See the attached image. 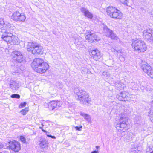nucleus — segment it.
<instances>
[{"label":"nucleus","instance_id":"1","mask_svg":"<svg viewBox=\"0 0 153 153\" xmlns=\"http://www.w3.org/2000/svg\"><path fill=\"white\" fill-rule=\"evenodd\" d=\"M31 66L36 72L39 73H45L49 68L48 64L40 58L35 59L31 64Z\"/></svg>","mask_w":153,"mask_h":153},{"label":"nucleus","instance_id":"2","mask_svg":"<svg viewBox=\"0 0 153 153\" xmlns=\"http://www.w3.org/2000/svg\"><path fill=\"white\" fill-rule=\"evenodd\" d=\"M74 92L77 96V99L81 103L88 105L90 103L91 100L89 98V96L85 91L76 88L74 89Z\"/></svg>","mask_w":153,"mask_h":153},{"label":"nucleus","instance_id":"3","mask_svg":"<svg viewBox=\"0 0 153 153\" xmlns=\"http://www.w3.org/2000/svg\"><path fill=\"white\" fill-rule=\"evenodd\" d=\"M27 50L28 52L35 55L42 54L43 51L42 46L34 42H28L27 45Z\"/></svg>","mask_w":153,"mask_h":153},{"label":"nucleus","instance_id":"4","mask_svg":"<svg viewBox=\"0 0 153 153\" xmlns=\"http://www.w3.org/2000/svg\"><path fill=\"white\" fill-rule=\"evenodd\" d=\"M131 45L135 51L139 53L143 52L147 49L145 42L140 39H132Z\"/></svg>","mask_w":153,"mask_h":153},{"label":"nucleus","instance_id":"5","mask_svg":"<svg viewBox=\"0 0 153 153\" xmlns=\"http://www.w3.org/2000/svg\"><path fill=\"white\" fill-rule=\"evenodd\" d=\"M1 38L7 43L11 45H15L19 43V39L15 35H13L10 32L5 31L1 35Z\"/></svg>","mask_w":153,"mask_h":153},{"label":"nucleus","instance_id":"6","mask_svg":"<svg viewBox=\"0 0 153 153\" xmlns=\"http://www.w3.org/2000/svg\"><path fill=\"white\" fill-rule=\"evenodd\" d=\"M107 14L110 17L114 19H121L123 15L121 12L116 8L111 6L107 8Z\"/></svg>","mask_w":153,"mask_h":153},{"label":"nucleus","instance_id":"7","mask_svg":"<svg viewBox=\"0 0 153 153\" xmlns=\"http://www.w3.org/2000/svg\"><path fill=\"white\" fill-rule=\"evenodd\" d=\"M26 18L25 14L22 13L21 10L19 9L15 12L11 16V19L18 22H24Z\"/></svg>","mask_w":153,"mask_h":153},{"label":"nucleus","instance_id":"8","mask_svg":"<svg viewBox=\"0 0 153 153\" xmlns=\"http://www.w3.org/2000/svg\"><path fill=\"white\" fill-rule=\"evenodd\" d=\"M85 38L89 42H92L100 40V38L93 31H89L85 33Z\"/></svg>","mask_w":153,"mask_h":153},{"label":"nucleus","instance_id":"9","mask_svg":"<svg viewBox=\"0 0 153 153\" xmlns=\"http://www.w3.org/2000/svg\"><path fill=\"white\" fill-rule=\"evenodd\" d=\"M103 33L105 35L111 39H115L117 42H119L120 39L117 36L116 34L113 33V31L108 28L106 25H104Z\"/></svg>","mask_w":153,"mask_h":153},{"label":"nucleus","instance_id":"10","mask_svg":"<svg viewBox=\"0 0 153 153\" xmlns=\"http://www.w3.org/2000/svg\"><path fill=\"white\" fill-rule=\"evenodd\" d=\"M126 118L125 117H121L120 119V122L119 123L117 124L116 128L118 131H122V132H124L128 129L127 124L126 123Z\"/></svg>","mask_w":153,"mask_h":153},{"label":"nucleus","instance_id":"11","mask_svg":"<svg viewBox=\"0 0 153 153\" xmlns=\"http://www.w3.org/2000/svg\"><path fill=\"white\" fill-rule=\"evenodd\" d=\"M143 37L150 42L153 41V30L149 29L144 30L143 32Z\"/></svg>","mask_w":153,"mask_h":153},{"label":"nucleus","instance_id":"12","mask_svg":"<svg viewBox=\"0 0 153 153\" xmlns=\"http://www.w3.org/2000/svg\"><path fill=\"white\" fill-rule=\"evenodd\" d=\"M89 54L95 60H97L100 59L102 56V54L99 51L95 48H92L89 51Z\"/></svg>","mask_w":153,"mask_h":153},{"label":"nucleus","instance_id":"13","mask_svg":"<svg viewBox=\"0 0 153 153\" xmlns=\"http://www.w3.org/2000/svg\"><path fill=\"white\" fill-rule=\"evenodd\" d=\"M9 143V148L15 152H18L20 149V144L18 142L15 141H10Z\"/></svg>","mask_w":153,"mask_h":153},{"label":"nucleus","instance_id":"14","mask_svg":"<svg viewBox=\"0 0 153 153\" xmlns=\"http://www.w3.org/2000/svg\"><path fill=\"white\" fill-rule=\"evenodd\" d=\"M129 95V94L128 93L125 91L122 92L117 96V98L120 100L128 101L130 100L131 97H128Z\"/></svg>","mask_w":153,"mask_h":153},{"label":"nucleus","instance_id":"15","mask_svg":"<svg viewBox=\"0 0 153 153\" xmlns=\"http://www.w3.org/2000/svg\"><path fill=\"white\" fill-rule=\"evenodd\" d=\"M60 102L56 101L53 100L49 102L48 104V108L51 110H56L60 106Z\"/></svg>","mask_w":153,"mask_h":153},{"label":"nucleus","instance_id":"16","mask_svg":"<svg viewBox=\"0 0 153 153\" xmlns=\"http://www.w3.org/2000/svg\"><path fill=\"white\" fill-rule=\"evenodd\" d=\"M141 68L145 73L147 74L151 78H153V70L149 64L146 65H143V68Z\"/></svg>","mask_w":153,"mask_h":153},{"label":"nucleus","instance_id":"17","mask_svg":"<svg viewBox=\"0 0 153 153\" xmlns=\"http://www.w3.org/2000/svg\"><path fill=\"white\" fill-rule=\"evenodd\" d=\"M13 53L14 59H16L18 62L21 63L24 60L22 53L20 51H16L13 52Z\"/></svg>","mask_w":153,"mask_h":153},{"label":"nucleus","instance_id":"18","mask_svg":"<svg viewBox=\"0 0 153 153\" xmlns=\"http://www.w3.org/2000/svg\"><path fill=\"white\" fill-rule=\"evenodd\" d=\"M80 10L82 13H84V16L88 18L92 19L93 17V14L89 12L86 8L82 7L80 9Z\"/></svg>","mask_w":153,"mask_h":153},{"label":"nucleus","instance_id":"19","mask_svg":"<svg viewBox=\"0 0 153 153\" xmlns=\"http://www.w3.org/2000/svg\"><path fill=\"white\" fill-rule=\"evenodd\" d=\"M4 25L5 26L2 29L3 30H4V31H2V32L3 33L5 31H7L10 33L12 32V30L14 28V27L13 26V25L8 23L7 24H5Z\"/></svg>","mask_w":153,"mask_h":153},{"label":"nucleus","instance_id":"20","mask_svg":"<svg viewBox=\"0 0 153 153\" xmlns=\"http://www.w3.org/2000/svg\"><path fill=\"white\" fill-rule=\"evenodd\" d=\"M10 87L12 89L16 90L19 88V84L15 80H11L10 82Z\"/></svg>","mask_w":153,"mask_h":153},{"label":"nucleus","instance_id":"21","mask_svg":"<svg viewBox=\"0 0 153 153\" xmlns=\"http://www.w3.org/2000/svg\"><path fill=\"white\" fill-rule=\"evenodd\" d=\"M48 142L46 139H43L40 141V145L42 148H45L48 146Z\"/></svg>","mask_w":153,"mask_h":153},{"label":"nucleus","instance_id":"22","mask_svg":"<svg viewBox=\"0 0 153 153\" xmlns=\"http://www.w3.org/2000/svg\"><path fill=\"white\" fill-rule=\"evenodd\" d=\"M128 86L132 90H137L138 89V85L135 82H132L128 84Z\"/></svg>","mask_w":153,"mask_h":153},{"label":"nucleus","instance_id":"23","mask_svg":"<svg viewBox=\"0 0 153 153\" xmlns=\"http://www.w3.org/2000/svg\"><path fill=\"white\" fill-rule=\"evenodd\" d=\"M140 85L142 87H141V88L143 90L144 89H146L147 91L150 90L151 88H149L148 85H146V84L144 82H141Z\"/></svg>","mask_w":153,"mask_h":153},{"label":"nucleus","instance_id":"24","mask_svg":"<svg viewBox=\"0 0 153 153\" xmlns=\"http://www.w3.org/2000/svg\"><path fill=\"white\" fill-rule=\"evenodd\" d=\"M133 134L131 132L128 133L126 137V142H129L132 140Z\"/></svg>","mask_w":153,"mask_h":153},{"label":"nucleus","instance_id":"25","mask_svg":"<svg viewBox=\"0 0 153 153\" xmlns=\"http://www.w3.org/2000/svg\"><path fill=\"white\" fill-rule=\"evenodd\" d=\"M123 85V83H121L120 81H117L115 83V86L117 88L121 89L123 87L122 86Z\"/></svg>","mask_w":153,"mask_h":153},{"label":"nucleus","instance_id":"26","mask_svg":"<svg viewBox=\"0 0 153 153\" xmlns=\"http://www.w3.org/2000/svg\"><path fill=\"white\" fill-rule=\"evenodd\" d=\"M5 24L3 20V19L2 18L0 19V29L2 30Z\"/></svg>","mask_w":153,"mask_h":153},{"label":"nucleus","instance_id":"27","mask_svg":"<svg viewBox=\"0 0 153 153\" xmlns=\"http://www.w3.org/2000/svg\"><path fill=\"white\" fill-rule=\"evenodd\" d=\"M149 117L151 121L153 123V111L152 110V108H150Z\"/></svg>","mask_w":153,"mask_h":153},{"label":"nucleus","instance_id":"28","mask_svg":"<svg viewBox=\"0 0 153 153\" xmlns=\"http://www.w3.org/2000/svg\"><path fill=\"white\" fill-rule=\"evenodd\" d=\"M80 115L83 117L86 120H88L89 118L90 117L89 115L87 114H86L81 112L80 113Z\"/></svg>","mask_w":153,"mask_h":153},{"label":"nucleus","instance_id":"29","mask_svg":"<svg viewBox=\"0 0 153 153\" xmlns=\"http://www.w3.org/2000/svg\"><path fill=\"white\" fill-rule=\"evenodd\" d=\"M117 54L118 55L122 56L123 57H124V56H125V53L123 52L122 50H118Z\"/></svg>","mask_w":153,"mask_h":153},{"label":"nucleus","instance_id":"30","mask_svg":"<svg viewBox=\"0 0 153 153\" xmlns=\"http://www.w3.org/2000/svg\"><path fill=\"white\" fill-rule=\"evenodd\" d=\"M129 0H119L120 1L122 4L127 6L129 5Z\"/></svg>","mask_w":153,"mask_h":153},{"label":"nucleus","instance_id":"31","mask_svg":"<svg viewBox=\"0 0 153 153\" xmlns=\"http://www.w3.org/2000/svg\"><path fill=\"white\" fill-rule=\"evenodd\" d=\"M28 111V108H26L25 109L22 110L21 111V112L22 114L23 115H25L26 113Z\"/></svg>","mask_w":153,"mask_h":153},{"label":"nucleus","instance_id":"32","mask_svg":"<svg viewBox=\"0 0 153 153\" xmlns=\"http://www.w3.org/2000/svg\"><path fill=\"white\" fill-rule=\"evenodd\" d=\"M20 97V95L17 94H13L11 96V97L13 98L19 99Z\"/></svg>","mask_w":153,"mask_h":153},{"label":"nucleus","instance_id":"33","mask_svg":"<svg viewBox=\"0 0 153 153\" xmlns=\"http://www.w3.org/2000/svg\"><path fill=\"white\" fill-rule=\"evenodd\" d=\"M26 105V103L25 102L21 103L19 106V108H21L25 106Z\"/></svg>","mask_w":153,"mask_h":153},{"label":"nucleus","instance_id":"34","mask_svg":"<svg viewBox=\"0 0 153 153\" xmlns=\"http://www.w3.org/2000/svg\"><path fill=\"white\" fill-rule=\"evenodd\" d=\"M148 64L144 61L141 60L140 62V66L141 68H143V65H146Z\"/></svg>","mask_w":153,"mask_h":153},{"label":"nucleus","instance_id":"35","mask_svg":"<svg viewBox=\"0 0 153 153\" xmlns=\"http://www.w3.org/2000/svg\"><path fill=\"white\" fill-rule=\"evenodd\" d=\"M20 140L22 142L24 143H26V139L24 136H21L20 137Z\"/></svg>","mask_w":153,"mask_h":153},{"label":"nucleus","instance_id":"36","mask_svg":"<svg viewBox=\"0 0 153 153\" xmlns=\"http://www.w3.org/2000/svg\"><path fill=\"white\" fill-rule=\"evenodd\" d=\"M128 97H131L130 98V100H128L127 101H133L134 100H133V99L135 98V96L134 95H131L130 94H129V95L128 96Z\"/></svg>","mask_w":153,"mask_h":153},{"label":"nucleus","instance_id":"37","mask_svg":"<svg viewBox=\"0 0 153 153\" xmlns=\"http://www.w3.org/2000/svg\"><path fill=\"white\" fill-rule=\"evenodd\" d=\"M88 72V70L87 69H86L83 68H82V74H85L87 73Z\"/></svg>","mask_w":153,"mask_h":153},{"label":"nucleus","instance_id":"38","mask_svg":"<svg viewBox=\"0 0 153 153\" xmlns=\"http://www.w3.org/2000/svg\"><path fill=\"white\" fill-rule=\"evenodd\" d=\"M82 128V126H80V127L76 126L75 127V128L77 130H78V131H80L81 130V128Z\"/></svg>","mask_w":153,"mask_h":153},{"label":"nucleus","instance_id":"39","mask_svg":"<svg viewBox=\"0 0 153 153\" xmlns=\"http://www.w3.org/2000/svg\"><path fill=\"white\" fill-rule=\"evenodd\" d=\"M99 152L98 151H94L91 152V153H98Z\"/></svg>","mask_w":153,"mask_h":153},{"label":"nucleus","instance_id":"40","mask_svg":"<svg viewBox=\"0 0 153 153\" xmlns=\"http://www.w3.org/2000/svg\"><path fill=\"white\" fill-rule=\"evenodd\" d=\"M146 153H153V151H151V150H150L149 151H147Z\"/></svg>","mask_w":153,"mask_h":153},{"label":"nucleus","instance_id":"41","mask_svg":"<svg viewBox=\"0 0 153 153\" xmlns=\"http://www.w3.org/2000/svg\"><path fill=\"white\" fill-rule=\"evenodd\" d=\"M151 103L152 105H153V96L151 101Z\"/></svg>","mask_w":153,"mask_h":153},{"label":"nucleus","instance_id":"42","mask_svg":"<svg viewBox=\"0 0 153 153\" xmlns=\"http://www.w3.org/2000/svg\"><path fill=\"white\" fill-rule=\"evenodd\" d=\"M3 147V145L2 143H0V149Z\"/></svg>","mask_w":153,"mask_h":153},{"label":"nucleus","instance_id":"43","mask_svg":"<svg viewBox=\"0 0 153 153\" xmlns=\"http://www.w3.org/2000/svg\"><path fill=\"white\" fill-rule=\"evenodd\" d=\"M111 50L112 51H113L114 52H115V51H116L117 52V51H117V50H116V49H115L114 48H112V49H111Z\"/></svg>","mask_w":153,"mask_h":153},{"label":"nucleus","instance_id":"44","mask_svg":"<svg viewBox=\"0 0 153 153\" xmlns=\"http://www.w3.org/2000/svg\"><path fill=\"white\" fill-rule=\"evenodd\" d=\"M46 135L47 136L49 137H52V136L51 135H49L47 134H46Z\"/></svg>","mask_w":153,"mask_h":153},{"label":"nucleus","instance_id":"45","mask_svg":"<svg viewBox=\"0 0 153 153\" xmlns=\"http://www.w3.org/2000/svg\"><path fill=\"white\" fill-rule=\"evenodd\" d=\"M42 131H43V132H45V133H47V131H46L45 130H44L43 129H42Z\"/></svg>","mask_w":153,"mask_h":153},{"label":"nucleus","instance_id":"46","mask_svg":"<svg viewBox=\"0 0 153 153\" xmlns=\"http://www.w3.org/2000/svg\"><path fill=\"white\" fill-rule=\"evenodd\" d=\"M53 139H56V137L55 136H52V137H51Z\"/></svg>","mask_w":153,"mask_h":153},{"label":"nucleus","instance_id":"47","mask_svg":"<svg viewBox=\"0 0 153 153\" xmlns=\"http://www.w3.org/2000/svg\"><path fill=\"white\" fill-rule=\"evenodd\" d=\"M96 147V149H98L99 148L100 146H97Z\"/></svg>","mask_w":153,"mask_h":153}]
</instances>
